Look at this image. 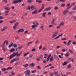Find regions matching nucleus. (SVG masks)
<instances>
[{
    "instance_id": "62",
    "label": "nucleus",
    "mask_w": 76,
    "mask_h": 76,
    "mask_svg": "<svg viewBox=\"0 0 76 76\" xmlns=\"http://www.w3.org/2000/svg\"><path fill=\"white\" fill-rule=\"evenodd\" d=\"M68 61H71V58H69L68 59Z\"/></svg>"
},
{
    "instance_id": "8",
    "label": "nucleus",
    "mask_w": 76,
    "mask_h": 76,
    "mask_svg": "<svg viewBox=\"0 0 76 76\" xmlns=\"http://www.w3.org/2000/svg\"><path fill=\"white\" fill-rule=\"evenodd\" d=\"M69 12V11L68 10H64L63 12L64 14L66 15V13H67V12Z\"/></svg>"
},
{
    "instance_id": "38",
    "label": "nucleus",
    "mask_w": 76,
    "mask_h": 76,
    "mask_svg": "<svg viewBox=\"0 0 76 76\" xmlns=\"http://www.w3.org/2000/svg\"><path fill=\"white\" fill-rule=\"evenodd\" d=\"M6 70V69H5V68H2V69H1V70H2V71L3 72H4V71H5Z\"/></svg>"
},
{
    "instance_id": "61",
    "label": "nucleus",
    "mask_w": 76,
    "mask_h": 76,
    "mask_svg": "<svg viewBox=\"0 0 76 76\" xmlns=\"http://www.w3.org/2000/svg\"><path fill=\"white\" fill-rule=\"evenodd\" d=\"M50 60V58H47V61H48Z\"/></svg>"
},
{
    "instance_id": "50",
    "label": "nucleus",
    "mask_w": 76,
    "mask_h": 76,
    "mask_svg": "<svg viewBox=\"0 0 76 76\" xmlns=\"http://www.w3.org/2000/svg\"><path fill=\"white\" fill-rule=\"evenodd\" d=\"M51 54H49L48 58H50V57H51Z\"/></svg>"
},
{
    "instance_id": "56",
    "label": "nucleus",
    "mask_w": 76,
    "mask_h": 76,
    "mask_svg": "<svg viewBox=\"0 0 76 76\" xmlns=\"http://www.w3.org/2000/svg\"><path fill=\"white\" fill-rule=\"evenodd\" d=\"M58 57H59V58H61V56L60 55H59L58 56Z\"/></svg>"
},
{
    "instance_id": "4",
    "label": "nucleus",
    "mask_w": 76,
    "mask_h": 76,
    "mask_svg": "<svg viewBox=\"0 0 76 76\" xmlns=\"http://www.w3.org/2000/svg\"><path fill=\"white\" fill-rule=\"evenodd\" d=\"M51 8L50 7H49L48 8H47L45 9V11H48V10H51Z\"/></svg>"
},
{
    "instance_id": "51",
    "label": "nucleus",
    "mask_w": 76,
    "mask_h": 76,
    "mask_svg": "<svg viewBox=\"0 0 76 76\" xmlns=\"http://www.w3.org/2000/svg\"><path fill=\"white\" fill-rule=\"evenodd\" d=\"M54 9L56 10L58 9V7L57 6H56L55 7Z\"/></svg>"
},
{
    "instance_id": "41",
    "label": "nucleus",
    "mask_w": 76,
    "mask_h": 76,
    "mask_svg": "<svg viewBox=\"0 0 76 76\" xmlns=\"http://www.w3.org/2000/svg\"><path fill=\"white\" fill-rule=\"evenodd\" d=\"M65 4H62L61 5V7H64L65 6Z\"/></svg>"
},
{
    "instance_id": "49",
    "label": "nucleus",
    "mask_w": 76,
    "mask_h": 76,
    "mask_svg": "<svg viewBox=\"0 0 76 76\" xmlns=\"http://www.w3.org/2000/svg\"><path fill=\"white\" fill-rule=\"evenodd\" d=\"M2 19H3V17L2 16H0V20H1Z\"/></svg>"
},
{
    "instance_id": "22",
    "label": "nucleus",
    "mask_w": 76,
    "mask_h": 76,
    "mask_svg": "<svg viewBox=\"0 0 76 76\" xmlns=\"http://www.w3.org/2000/svg\"><path fill=\"white\" fill-rule=\"evenodd\" d=\"M67 67L68 69H70L71 67V65H70V64H69L67 66Z\"/></svg>"
},
{
    "instance_id": "55",
    "label": "nucleus",
    "mask_w": 76,
    "mask_h": 76,
    "mask_svg": "<svg viewBox=\"0 0 76 76\" xmlns=\"http://www.w3.org/2000/svg\"><path fill=\"white\" fill-rule=\"evenodd\" d=\"M63 43L66 45H67V43H66V42L65 41H64Z\"/></svg>"
},
{
    "instance_id": "33",
    "label": "nucleus",
    "mask_w": 76,
    "mask_h": 76,
    "mask_svg": "<svg viewBox=\"0 0 76 76\" xmlns=\"http://www.w3.org/2000/svg\"><path fill=\"white\" fill-rule=\"evenodd\" d=\"M37 72V71H36V70L32 71V72H31V73H35V72Z\"/></svg>"
},
{
    "instance_id": "58",
    "label": "nucleus",
    "mask_w": 76,
    "mask_h": 76,
    "mask_svg": "<svg viewBox=\"0 0 76 76\" xmlns=\"http://www.w3.org/2000/svg\"><path fill=\"white\" fill-rule=\"evenodd\" d=\"M2 22H3V20H1L0 21V23H2Z\"/></svg>"
},
{
    "instance_id": "59",
    "label": "nucleus",
    "mask_w": 76,
    "mask_h": 76,
    "mask_svg": "<svg viewBox=\"0 0 76 76\" xmlns=\"http://www.w3.org/2000/svg\"><path fill=\"white\" fill-rule=\"evenodd\" d=\"M58 38H59V37L58 36V37H56L54 39H58Z\"/></svg>"
},
{
    "instance_id": "42",
    "label": "nucleus",
    "mask_w": 76,
    "mask_h": 76,
    "mask_svg": "<svg viewBox=\"0 0 76 76\" xmlns=\"http://www.w3.org/2000/svg\"><path fill=\"white\" fill-rule=\"evenodd\" d=\"M12 3H13V4H15V3H16V0L12 2Z\"/></svg>"
},
{
    "instance_id": "34",
    "label": "nucleus",
    "mask_w": 76,
    "mask_h": 76,
    "mask_svg": "<svg viewBox=\"0 0 76 76\" xmlns=\"http://www.w3.org/2000/svg\"><path fill=\"white\" fill-rule=\"evenodd\" d=\"M35 7V6L34 5H32L31 7V9H33V8H34Z\"/></svg>"
},
{
    "instance_id": "27",
    "label": "nucleus",
    "mask_w": 76,
    "mask_h": 76,
    "mask_svg": "<svg viewBox=\"0 0 76 76\" xmlns=\"http://www.w3.org/2000/svg\"><path fill=\"white\" fill-rule=\"evenodd\" d=\"M75 4V2H73L71 4V6H74Z\"/></svg>"
},
{
    "instance_id": "54",
    "label": "nucleus",
    "mask_w": 76,
    "mask_h": 76,
    "mask_svg": "<svg viewBox=\"0 0 76 76\" xmlns=\"http://www.w3.org/2000/svg\"><path fill=\"white\" fill-rule=\"evenodd\" d=\"M59 48H60V46H58L56 47V48H57V49H58Z\"/></svg>"
},
{
    "instance_id": "9",
    "label": "nucleus",
    "mask_w": 76,
    "mask_h": 76,
    "mask_svg": "<svg viewBox=\"0 0 76 76\" xmlns=\"http://www.w3.org/2000/svg\"><path fill=\"white\" fill-rule=\"evenodd\" d=\"M7 27H3L2 28L1 30V31H4L5 29H7Z\"/></svg>"
},
{
    "instance_id": "17",
    "label": "nucleus",
    "mask_w": 76,
    "mask_h": 76,
    "mask_svg": "<svg viewBox=\"0 0 76 76\" xmlns=\"http://www.w3.org/2000/svg\"><path fill=\"white\" fill-rule=\"evenodd\" d=\"M30 72V70H28L27 71H26L25 72V73H29Z\"/></svg>"
},
{
    "instance_id": "26",
    "label": "nucleus",
    "mask_w": 76,
    "mask_h": 76,
    "mask_svg": "<svg viewBox=\"0 0 76 76\" xmlns=\"http://www.w3.org/2000/svg\"><path fill=\"white\" fill-rule=\"evenodd\" d=\"M36 26H37V25H33L32 26V28H35V27Z\"/></svg>"
},
{
    "instance_id": "7",
    "label": "nucleus",
    "mask_w": 76,
    "mask_h": 76,
    "mask_svg": "<svg viewBox=\"0 0 76 76\" xmlns=\"http://www.w3.org/2000/svg\"><path fill=\"white\" fill-rule=\"evenodd\" d=\"M30 66H31L32 67H34L35 66V64L34 63H31L29 64Z\"/></svg>"
},
{
    "instance_id": "24",
    "label": "nucleus",
    "mask_w": 76,
    "mask_h": 76,
    "mask_svg": "<svg viewBox=\"0 0 76 76\" xmlns=\"http://www.w3.org/2000/svg\"><path fill=\"white\" fill-rule=\"evenodd\" d=\"M50 76H53L54 75V73L53 72L51 73L50 74Z\"/></svg>"
},
{
    "instance_id": "52",
    "label": "nucleus",
    "mask_w": 76,
    "mask_h": 76,
    "mask_svg": "<svg viewBox=\"0 0 76 76\" xmlns=\"http://www.w3.org/2000/svg\"><path fill=\"white\" fill-rule=\"evenodd\" d=\"M32 2V1L31 0H28V3H31Z\"/></svg>"
},
{
    "instance_id": "39",
    "label": "nucleus",
    "mask_w": 76,
    "mask_h": 76,
    "mask_svg": "<svg viewBox=\"0 0 76 76\" xmlns=\"http://www.w3.org/2000/svg\"><path fill=\"white\" fill-rule=\"evenodd\" d=\"M2 50L3 51H4L5 50H6V49L5 48H4V47H2Z\"/></svg>"
},
{
    "instance_id": "15",
    "label": "nucleus",
    "mask_w": 76,
    "mask_h": 76,
    "mask_svg": "<svg viewBox=\"0 0 76 76\" xmlns=\"http://www.w3.org/2000/svg\"><path fill=\"white\" fill-rule=\"evenodd\" d=\"M10 7H5V10H10Z\"/></svg>"
},
{
    "instance_id": "14",
    "label": "nucleus",
    "mask_w": 76,
    "mask_h": 76,
    "mask_svg": "<svg viewBox=\"0 0 76 76\" xmlns=\"http://www.w3.org/2000/svg\"><path fill=\"white\" fill-rule=\"evenodd\" d=\"M21 1H22V0H15L16 3H19V2H21Z\"/></svg>"
},
{
    "instance_id": "47",
    "label": "nucleus",
    "mask_w": 76,
    "mask_h": 76,
    "mask_svg": "<svg viewBox=\"0 0 76 76\" xmlns=\"http://www.w3.org/2000/svg\"><path fill=\"white\" fill-rule=\"evenodd\" d=\"M72 10H76V8H75V7H74L73 8H72Z\"/></svg>"
},
{
    "instance_id": "5",
    "label": "nucleus",
    "mask_w": 76,
    "mask_h": 76,
    "mask_svg": "<svg viewBox=\"0 0 76 76\" xmlns=\"http://www.w3.org/2000/svg\"><path fill=\"white\" fill-rule=\"evenodd\" d=\"M69 62L68 61H66V62L64 61L63 63H62V64L63 66H65Z\"/></svg>"
},
{
    "instance_id": "23",
    "label": "nucleus",
    "mask_w": 76,
    "mask_h": 76,
    "mask_svg": "<svg viewBox=\"0 0 76 76\" xmlns=\"http://www.w3.org/2000/svg\"><path fill=\"white\" fill-rule=\"evenodd\" d=\"M72 42V40H69L68 43V45H70V42Z\"/></svg>"
},
{
    "instance_id": "64",
    "label": "nucleus",
    "mask_w": 76,
    "mask_h": 76,
    "mask_svg": "<svg viewBox=\"0 0 76 76\" xmlns=\"http://www.w3.org/2000/svg\"><path fill=\"white\" fill-rule=\"evenodd\" d=\"M54 76H60V75L58 74H57V75H55Z\"/></svg>"
},
{
    "instance_id": "32",
    "label": "nucleus",
    "mask_w": 76,
    "mask_h": 76,
    "mask_svg": "<svg viewBox=\"0 0 76 76\" xmlns=\"http://www.w3.org/2000/svg\"><path fill=\"white\" fill-rule=\"evenodd\" d=\"M28 10H30L31 9V7L30 6H28V8H27Z\"/></svg>"
},
{
    "instance_id": "46",
    "label": "nucleus",
    "mask_w": 76,
    "mask_h": 76,
    "mask_svg": "<svg viewBox=\"0 0 76 76\" xmlns=\"http://www.w3.org/2000/svg\"><path fill=\"white\" fill-rule=\"evenodd\" d=\"M42 9H41L40 10H39L38 11V13H40V12H41V11H42Z\"/></svg>"
},
{
    "instance_id": "21",
    "label": "nucleus",
    "mask_w": 76,
    "mask_h": 76,
    "mask_svg": "<svg viewBox=\"0 0 76 76\" xmlns=\"http://www.w3.org/2000/svg\"><path fill=\"white\" fill-rule=\"evenodd\" d=\"M40 0H36V2H38V3H41L42 1H40Z\"/></svg>"
},
{
    "instance_id": "20",
    "label": "nucleus",
    "mask_w": 76,
    "mask_h": 76,
    "mask_svg": "<svg viewBox=\"0 0 76 76\" xmlns=\"http://www.w3.org/2000/svg\"><path fill=\"white\" fill-rule=\"evenodd\" d=\"M26 73V76H29L30 75V74L29 73Z\"/></svg>"
},
{
    "instance_id": "25",
    "label": "nucleus",
    "mask_w": 76,
    "mask_h": 76,
    "mask_svg": "<svg viewBox=\"0 0 76 76\" xmlns=\"http://www.w3.org/2000/svg\"><path fill=\"white\" fill-rule=\"evenodd\" d=\"M44 6H45V5H44V4H42V9H44Z\"/></svg>"
},
{
    "instance_id": "6",
    "label": "nucleus",
    "mask_w": 76,
    "mask_h": 76,
    "mask_svg": "<svg viewBox=\"0 0 76 76\" xmlns=\"http://www.w3.org/2000/svg\"><path fill=\"white\" fill-rule=\"evenodd\" d=\"M15 51V48H13L10 50V53H13V52H14Z\"/></svg>"
},
{
    "instance_id": "16",
    "label": "nucleus",
    "mask_w": 76,
    "mask_h": 76,
    "mask_svg": "<svg viewBox=\"0 0 76 76\" xmlns=\"http://www.w3.org/2000/svg\"><path fill=\"white\" fill-rule=\"evenodd\" d=\"M53 56H51L50 58V61H52L53 60Z\"/></svg>"
},
{
    "instance_id": "29",
    "label": "nucleus",
    "mask_w": 76,
    "mask_h": 76,
    "mask_svg": "<svg viewBox=\"0 0 76 76\" xmlns=\"http://www.w3.org/2000/svg\"><path fill=\"white\" fill-rule=\"evenodd\" d=\"M10 44H11V47H13L14 44L13 43H12L11 42L10 43Z\"/></svg>"
},
{
    "instance_id": "43",
    "label": "nucleus",
    "mask_w": 76,
    "mask_h": 76,
    "mask_svg": "<svg viewBox=\"0 0 76 76\" xmlns=\"http://www.w3.org/2000/svg\"><path fill=\"white\" fill-rule=\"evenodd\" d=\"M59 1H61V2H64L65 1H66L64 0H60Z\"/></svg>"
},
{
    "instance_id": "53",
    "label": "nucleus",
    "mask_w": 76,
    "mask_h": 76,
    "mask_svg": "<svg viewBox=\"0 0 76 76\" xmlns=\"http://www.w3.org/2000/svg\"><path fill=\"white\" fill-rule=\"evenodd\" d=\"M62 40H63L64 41L65 40H66V38H64L62 39Z\"/></svg>"
},
{
    "instance_id": "30",
    "label": "nucleus",
    "mask_w": 76,
    "mask_h": 76,
    "mask_svg": "<svg viewBox=\"0 0 76 76\" xmlns=\"http://www.w3.org/2000/svg\"><path fill=\"white\" fill-rule=\"evenodd\" d=\"M13 46L15 48H16V47H17V45H16V44H14Z\"/></svg>"
},
{
    "instance_id": "35",
    "label": "nucleus",
    "mask_w": 76,
    "mask_h": 76,
    "mask_svg": "<svg viewBox=\"0 0 76 76\" xmlns=\"http://www.w3.org/2000/svg\"><path fill=\"white\" fill-rule=\"evenodd\" d=\"M12 69V67H9L7 68V69H10V70H11Z\"/></svg>"
},
{
    "instance_id": "48",
    "label": "nucleus",
    "mask_w": 76,
    "mask_h": 76,
    "mask_svg": "<svg viewBox=\"0 0 76 76\" xmlns=\"http://www.w3.org/2000/svg\"><path fill=\"white\" fill-rule=\"evenodd\" d=\"M63 35V34H61L59 35V36H58L59 37H61Z\"/></svg>"
},
{
    "instance_id": "60",
    "label": "nucleus",
    "mask_w": 76,
    "mask_h": 76,
    "mask_svg": "<svg viewBox=\"0 0 76 76\" xmlns=\"http://www.w3.org/2000/svg\"><path fill=\"white\" fill-rule=\"evenodd\" d=\"M33 56L31 54H30V55H29V57H32V56Z\"/></svg>"
},
{
    "instance_id": "19",
    "label": "nucleus",
    "mask_w": 76,
    "mask_h": 76,
    "mask_svg": "<svg viewBox=\"0 0 76 76\" xmlns=\"http://www.w3.org/2000/svg\"><path fill=\"white\" fill-rule=\"evenodd\" d=\"M64 23L63 22H62L59 24V26H61V25H64Z\"/></svg>"
},
{
    "instance_id": "40",
    "label": "nucleus",
    "mask_w": 76,
    "mask_h": 76,
    "mask_svg": "<svg viewBox=\"0 0 76 76\" xmlns=\"http://www.w3.org/2000/svg\"><path fill=\"white\" fill-rule=\"evenodd\" d=\"M54 21H55V19H53L52 21V22H53L52 24H54V23H53L54 22Z\"/></svg>"
},
{
    "instance_id": "18",
    "label": "nucleus",
    "mask_w": 76,
    "mask_h": 76,
    "mask_svg": "<svg viewBox=\"0 0 76 76\" xmlns=\"http://www.w3.org/2000/svg\"><path fill=\"white\" fill-rule=\"evenodd\" d=\"M45 15H46V12H44L42 14V17H45Z\"/></svg>"
},
{
    "instance_id": "37",
    "label": "nucleus",
    "mask_w": 76,
    "mask_h": 76,
    "mask_svg": "<svg viewBox=\"0 0 76 76\" xmlns=\"http://www.w3.org/2000/svg\"><path fill=\"white\" fill-rule=\"evenodd\" d=\"M69 52H70V53H73V51L72 50L69 49Z\"/></svg>"
},
{
    "instance_id": "13",
    "label": "nucleus",
    "mask_w": 76,
    "mask_h": 76,
    "mask_svg": "<svg viewBox=\"0 0 76 76\" xmlns=\"http://www.w3.org/2000/svg\"><path fill=\"white\" fill-rule=\"evenodd\" d=\"M29 66V65L28 64H26L25 65H23V66L24 67H28Z\"/></svg>"
},
{
    "instance_id": "3",
    "label": "nucleus",
    "mask_w": 76,
    "mask_h": 76,
    "mask_svg": "<svg viewBox=\"0 0 76 76\" xmlns=\"http://www.w3.org/2000/svg\"><path fill=\"white\" fill-rule=\"evenodd\" d=\"M24 32V29H23V28H22L18 30V33H19V32Z\"/></svg>"
},
{
    "instance_id": "1",
    "label": "nucleus",
    "mask_w": 76,
    "mask_h": 76,
    "mask_svg": "<svg viewBox=\"0 0 76 76\" xmlns=\"http://www.w3.org/2000/svg\"><path fill=\"white\" fill-rule=\"evenodd\" d=\"M18 53H18V52L13 53L11 55L9 56L10 59H12L13 57H15L16 56H17V54Z\"/></svg>"
},
{
    "instance_id": "10",
    "label": "nucleus",
    "mask_w": 76,
    "mask_h": 76,
    "mask_svg": "<svg viewBox=\"0 0 76 76\" xmlns=\"http://www.w3.org/2000/svg\"><path fill=\"white\" fill-rule=\"evenodd\" d=\"M6 40H5L4 42V43L2 46V47H4V46H5V44H6Z\"/></svg>"
},
{
    "instance_id": "31",
    "label": "nucleus",
    "mask_w": 76,
    "mask_h": 76,
    "mask_svg": "<svg viewBox=\"0 0 76 76\" xmlns=\"http://www.w3.org/2000/svg\"><path fill=\"white\" fill-rule=\"evenodd\" d=\"M19 24L18 22H17L15 23V25H16L17 26H18V25Z\"/></svg>"
},
{
    "instance_id": "63",
    "label": "nucleus",
    "mask_w": 76,
    "mask_h": 76,
    "mask_svg": "<svg viewBox=\"0 0 76 76\" xmlns=\"http://www.w3.org/2000/svg\"><path fill=\"white\" fill-rule=\"evenodd\" d=\"M72 44L74 45H75V44H76V42H73L72 43Z\"/></svg>"
},
{
    "instance_id": "2",
    "label": "nucleus",
    "mask_w": 76,
    "mask_h": 76,
    "mask_svg": "<svg viewBox=\"0 0 76 76\" xmlns=\"http://www.w3.org/2000/svg\"><path fill=\"white\" fill-rule=\"evenodd\" d=\"M57 34L58 33L57 31L55 32L53 34L52 36V38H54V37H56V36H57Z\"/></svg>"
},
{
    "instance_id": "12",
    "label": "nucleus",
    "mask_w": 76,
    "mask_h": 76,
    "mask_svg": "<svg viewBox=\"0 0 76 76\" xmlns=\"http://www.w3.org/2000/svg\"><path fill=\"white\" fill-rule=\"evenodd\" d=\"M37 13V10H36L32 12V14H36Z\"/></svg>"
},
{
    "instance_id": "28",
    "label": "nucleus",
    "mask_w": 76,
    "mask_h": 76,
    "mask_svg": "<svg viewBox=\"0 0 76 76\" xmlns=\"http://www.w3.org/2000/svg\"><path fill=\"white\" fill-rule=\"evenodd\" d=\"M54 75H57V73H58V72L57 71H55L54 72Z\"/></svg>"
},
{
    "instance_id": "36",
    "label": "nucleus",
    "mask_w": 76,
    "mask_h": 76,
    "mask_svg": "<svg viewBox=\"0 0 76 76\" xmlns=\"http://www.w3.org/2000/svg\"><path fill=\"white\" fill-rule=\"evenodd\" d=\"M16 27H17V26L15 25V26H13V29H16Z\"/></svg>"
},
{
    "instance_id": "44",
    "label": "nucleus",
    "mask_w": 76,
    "mask_h": 76,
    "mask_svg": "<svg viewBox=\"0 0 76 76\" xmlns=\"http://www.w3.org/2000/svg\"><path fill=\"white\" fill-rule=\"evenodd\" d=\"M42 45H40V46L39 47V49H41V48H42Z\"/></svg>"
},
{
    "instance_id": "57",
    "label": "nucleus",
    "mask_w": 76,
    "mask_h": 76,
    "mask_svg": "<svg viewBox=\"0 0 76 76\" xmlns=\"http://www.w3.org/2000/svg\"><path fill=\"white\" fill-rule=\"evenodd\" d=\"M35 51V48L31 50V51Z\"/></svg>"
},
{
    "instance_id": "11",
    "label": "nucleus",
    "mask_w": 76,
    "mask_h": 76,
    "mask_svg": "<svg viewBox=\"0 0 76 76\" xmlns=\"http://www.w3.org/2000/svg\"><path fill=\"white\" fill-rule=\"evenodd\" d=\"M69 56H70V54L69 52L65 54L66 57H69Z\"/></svg>"
},
{
    "instance_id": "45",
    "label": "nucleus",
    "mask_w": 76,
    "mask_h": 76,
    "mask_svg": "<svg viewBox=\"0 0 76 76\" xmlns=\"http://www.w3.org/2000/svg\"><path fill=\"white\" fill-rule=\"evenodd\" d=\"M37 69H39L40 70V69H41V67H40V66H37Z\"/></svg>"
}]
</instances>
